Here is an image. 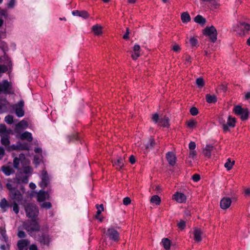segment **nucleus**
I'll return each instance as SVG.
<instances>
[{"label":"nucleus","instance_id":"obj_1","mask_svg":"<svg viewBox=\"0 0 250 250\" xmlns=\"http://www.w3.org/2000/svg\"><path fill=\"white\" fill-rule=\"evenodd\" d=\"M13 163L14 167L20 170L17 175V183H27L28 182V178L32 173L33 170L28 166L29 161L25 158V155L22 153L20 154L19 157L14 158Z\"/></svg>","mask_w":250,"mask_h":250},{"label":"nucleus","instance_id":"obj_2","mask_svg":"<svg viewBox=\"0 0 250 250\" xmlns=\"http://www.w3.org/2000/svg\"><path fill=\"white\" fill-rule=\"evenodd\" d=\"M23 228L32 237L36 235L40 230V226L36 221H27L23 223Z\"/></svg>","mask_w":250,"mask_h":250},{"label":"nucleus","instance_id":"obj_3","mask_svg":"<svg viewBox=\"0 0 250 250\" xmlns=\"http://www.w3.org/2000/svg\"><path fill=\"white\" fill-rule=\"evenodd\" d=\"M25 210L28 218L35 219L38 216L39 210L34 204H27L25 208Z\"/></svg>","mask_w":250,"mask_h":250},{"label":"nucleus","instance_id":"obj_4","mask_svg":"<svg viewBox=\"0 0 250 250\" xmlns=\"http://www.w3.org/2000/svg\"><path fill=\"white\" fill-rule=\"evenodd\" d=\"M204 34L210 38L212 42L216 41L217 39V31L213 26L207 27L204 30Z\"/></svg>","mask_w":250,"mask_h":250},{"label":"nucleus","instance_id":"obj_5","mask_svg":"<svg viewBox=\"0 0 250 250\" xmlns=\"http://www.w3.org/2000/svg\"><path fill=\"white\" fill-rule=\"evenodd\" d=\"M23 106L24 102L22 100H21L17 104L13 105H10V107L15 110L16 114L18 117H21L24 115V112L23 109Z\"/></svg>","mask_w":250,"mask_h":250},{"label":"nucleus","instance_id":"obj_6","mask_svg":"<svg viewBox=\"0 0 250 250\" xmlns=\"http://www.w3.org/2000/svg\"><path fill=\"white\" fill-rule=\"evenodd\" d=\"M42 181L40 183V186L42 188H46L49 183L50 179L45 170H42L41 175Z\"/></svg>","mask_w":250,"mask_h":250},{"label":"nucleus","instance_id":"obj_7","mask_svg":"<svg viewBox=\"0 0 250 250\" xmlns=\"http://www.w3.org/2000/svg\"><path fill=\"white\" fill-rule=\"evenodd\" d=\"M106 235L109 237L110 239L114 241H117L119 240V234L118 232L114 229L111 228L108 229Z\"/></svg>","mask_w":250,"mask_h":250},{"label":"nucleus","instance_id":"obj_8","mask_svg":"<svg viewBox=\"0 0 250 250\" xmlns=\"http://www.w3.org/2000/svg\"><path fill=\"white\" fill-rule=\"evenodd\" d=\"M11 89V85L6 81H4L3 83H0V93H10L12 92Z\"/></svg>","mask_w":250,"mask_h":250},{"label":"nucleus","instance_id":"obj_9","mask_svg":"<svg viewBox=\"0 0 250 250\" xmlns=\"http://www.w3.org/2000/svg\"><path fill=\"white\" fill-rule=\"evenodd\" d=\"M231 202L232 201L231 198L228 197H224L220 201V208L222 209H226L230 206Z\"/></svg>","mask_w":250,"mask_h":250},{"label":"nucleus","instance_id":"obj_10","mask_svg":"<svg viewBox=\"0 0 250 250\" xmlns=\"http://www.w3.org/2000/svg\"><path fill=\"white\" fill-rule=\"evenodd\" d=\"M141 56V48L139 44H136L133 47L131 58L133 60H137Z\"/></svg>","mask_w":250,"mask_h":250},{"label":"nucleus","instance_id":"obj_11","mask_svg":"<svg viewBox=\"0 0 250 250\" xmlns=\"http://www.w3.org/2000/svg\"><path fill=\"white\" fill-rule=\"evenodd\" d=\"M91 31L95 36H100L103 34V26L100 24H96L92 26Z\"/></svg>","mask_w":250,"mask_h":250},{"label":"nucleus","instance_id":"obj_12","mask_svg":"<svg viewBox=\"0 0 250 250\" xmlns=\"http://www.w3.org/2000/svg\"><path fill=\"white\" fill-rule=\"evenodd\" d=\"M166 158L170 165L173 166L175 164L176 158L173 152L171 151L168 152L166 154Z\"/></svg>","mask_w":250,"mask_h":250},{"label":"nucleus","instance_id":"obj_13","mask_svg":"<svg viewBox=\"0 0 250 250\" xmlns=\"http://www.w3.org/2000/svg\"><path fill=\"white\" fill-rule=\"evenodd\" d=\"M173 199L178 203H182L186 202L187 198L183 193L181 192H176L173 195Z\"/></svg>","mask_w":250,"mask_h":250},{"label":"nucleus","instance_id":"obj_14","mask_svg":"<svg viewBox=\"0 0 250 250\" xmlns=\"http://www.w3.org/2000/svg\"><path fill=\"white\" fill-rule=\"evenodd\" d=\"M47 199H49V194L48 192L43 190H40L37 194V200L39 202H43Z\"/></svg>","mask_w":250,"mask_h":250},{"label":"nucleus","instance_id":"obj_15","mask_svg":"<svg viewBox=\"0 0 250 250\" xmlns=\"http://www.w3.org/2000/svg\"><path fill=\"white\" fill-rule=\"evenodd\" d=\"M125 158L120 157L117 161H112L113 166L115 167L117 169H121L124 166Z\"/></svg>","mask_w":250,"mask_h":250},{"label":"nucleus","instance_id":"obj_16","mask_svg":"<svg viewBox=\"0 0 250 250\" xmlns=\"http://www.w3.org/2000/svg\"><path fill=\"white\" fill-rule=\"evenodd\" d=\"M29 244L27 239H21L18 242L17 246L19 250H26V247Z\"/></svg>","mask_w":250,"mask_h":250},{"label":"nucleus","instance_id":"obj_17","mask_svg":"<svg viewBox=\"0 0 250 250\" xmlns=\"http://www.w3.org/2000/svg\"><path fill=\"white\" fill-rule=\"evenodd\" d=\"M9 103L6 100L0 101V113L6 112L10 106Z\"/></svg>","mask_w":250,"mask_h":250},{"label":"nucleus","instance_id":"obj_18","mask_svg":"<svg viewBox=\"0 0 250 250\" xmlns=\"http://www.w3.org/2000/svg\"><path fill=\"white\" fill-rule=\"evenodd\" d=\"M10 195L12 198L18 201H20L22 199V196L21 192L17 189L13 193H11Z\"/></svg>","mask_w":250,"mask_h":250},{"label":"nucleus","instance_id":"obj_19","mask_svg":"<svg viewBox=\"0 0 250 250\" xmlns=\"http://www.w3.org/2000/svg\"><path fill=\"white\" fill-rule=\"evenodd\" d=\"M202 231L199 229H195L193 231L194 239L196 242H199L202 241Z\"/></svg>","mask_w":250,"mask_h":250},{"label":"nucleus","instance_id":"obj_20","mask_svg":"<svg viewBox=\"0 0 250 250\" xmlns=\"http://www.w3.org/2000/svg\"><path fill=\"white\" fill-rule=\"evenodd\" d=\"M214 147L211 145H207L203 149V153L206 157H210L211 155V151L213 150Z\"/></svg>","mask_w":250,"mask_h":250},{"label":"nucleus","instance_id":"obj_21","mask_svg":"<svg viewBox=\"0 0 250 250\" xmlns=\"http://www.w3.org/2000/svg\"><path fill=\"white\" fill-rule=\"evenodd\" d=\"M0 136L1 143L2 145L5 146H9L10 144V141L8 135L5 133H0Z\"/></svg>","mask_w":250,"mask_h":250},{"label":"nucleus","instance_id":"obj_22","mask_svg":"<svg viewBox=\"0 0 250 250\" xmlns=\"http://www.w3.org/2000/svg\"><path fill=\"white\" fill-rule=\"evenodd\" d=\"M238 28L243 32H247L250 29V25L244 22H240L238 24Z\"/></svg>","mask_w":250,"mask_h":250},{"label":"nucleus","instance_id":"obj_23","mask_svg":"<svg viewBox=\"0 0 250 250\" xmlns=\"http://www.w3.org/2000/svg\"><path fill=\"white\" fill-rule=\"evenodd\" d=\"M21 140H27L29 142L32 141L33 138L31 133L26 131L22 133L21 135Z\"/></svg>","mask_w":250,"mask_h":250},{"label":"nucleus","instance_id":"obj_24","mask_svg":"<svg viewBox=\"0 0 250 250\" xmlns=\"http://www.w3.org/2000/svg\"><path fill=\"white\" fill-rule=\"evenodd\" d=\"M194 21L202 25H204L206 22V20L201 15H198L194 18Z\"/></svg>","mask_w":250,"mask_h":250},{"label":"nucleus","instance_id":"obj_25","mask_svg":"<svg viewBox=\"0 0 250 250\" xmlns=\"http://www.w3.org/2000/svg\"><path fill=\"white\" fill-rule=\"evenodd\" d=\"M9 207V204L5 198H2L0 201V208L3 211H6Z\"/></svg>","mask_w":250,"mask_h":250},{"label":"nucleus","instance_id":"obj_26","mask_svg":"<svg viewBox=\"0 0 250 250\" xmlns=\"http://www.w3.org/2000/svg\"><path fill=\"white\" fill-rule=\"evenodd\" d=\"M38 240L43 245L47 244L49 243V237L47 235H42L40 236Z\"/></svg>","mask_w":250,"mask_h":250},{"label":"nucleus","instance_id":"obj_27","mask_svg":"<svg viewBox=\"0 0 250 250\" xmlns=\"http://www.w3.org/2000/svg\"><path fill=\"white\" fill-rule=\"evenodd\" d=\"M1 170L2 172L7 176H9L12 173H14L13 168L8 166L2 167Z\"/></svg>","mask_w":250,"mask_h":250},{"label":"nucleus","instance_id":"obj_28","mask_svg":"<svg viewBox=\"0 0 250 250\" xmlns=\"http://www.w3.org/2000/svg\"><path fill=\"white\" fill-rule=\"evenodd\" d=\"M206 98L208 103H215L217 101V98L214 95L207 94Z\"/></svg>","mask_w":250,"mask_h":250},{"label":"nucleus","instance_id":"obj_29","mask_svg":"<svg viewBox=\"0 0 250 250\" xmlns=\"http://www.w3.org/2000/svg\"><path fill=\"white\" fill-rule=\"evenodd\" d=\"M190 17L188 12H184L181 15V20L183 22L187 23L190 21Z\"/></svg>","mask_w":250,"mask_h":250},{"label":"nucleus","instance_id":"obj_30","mask_svg":"<svg viewBox=\"0 0 250 250\" xmlns=\"http://www.w3.org/2000/svg\"><path fill=\"white\" fill-rule=\"evenodd\" d=\"M235 119L229 116L228 118V121L226 124L228 125V128L229 127H233L235 126Z\"/></svg>","mask_w":250,"mask_h":250},{"label":"nucleus","instance_id":"obj_31","mask_svg":"<svg viewBox=\"0 0 250 250\" xmlns=\"http://www.w3.org/2000/svg\"><path fill=\"white\" fill-rule=\"evenodd\" d=\"M150 202L159 205L161 203V199L158 195H153L150 199Z\"/></svg>","mask_w":250,"mask_h":250},{"label":"nucleus","instance_id":"obj_32","mask_svg":"<svg viewBox=\"0 0 250 250\" xmlns=\"http://www.w3.org/2000/svg\"><path fill=\"white\" fill-rule=\"evenodd\" d=\"M219 122L222 125L223 130L225 132L229 130L228 125L226 123V121L222 117L219 118Z\"/></svg>","mask_w":250,"mask_h":250},{"label":"nucleus","instance_id":"obj_33","mask_svg":"<svg viewBox=\"0 0 250 250\" xmlns=\"http://www.w3.org/2000/svg\"><path fill=\"white\" fill-rule=\"evenodd\" d=\"M187 126L190 128H194L196 127L197 122L194 120H189L186 123Z\"/></svg>","mask_w":250,"mask_h":250},{"label":"nucleus","instance_id":"obj_34","mask_svg":"<svg viewBox=\"0 0 250 250\" xmlns=\"http://www.w3.org/2000/svg\"><path fill=\"white\" fill-rule=\"evenodd\" d=\"M162 242L163 246L166 250H168L170 247V240L167 238H164L162 239Z\"/></svg>","mask_w":250,"mask_h":250},{"label":"nucleus","instance_id":"obj_35","mask_svg":"<svg viewBox=\"0 0 250 250\" xmlns=\"http://www.w3.org/2000/svg\"><path fill=\"white\" fill-rule=\"evenodd\" d=\"M169 119L168 117H164L161 118L160 119V123L164 127H167L168 125Z\"/></svg>","mask_w":250,"mask_h":250},{"label":"nucleus","instance_id":"obj_36","mask_svg":"<svg viewBox=\"0 0 250 250\" xmlns=\"http://www.w3.org/2000/svg\"><path fill=\"white\" fill-rule=\"evenodd\" d=\"M234 161H231L230 159H228L227 162L225 164V167L228 170H230L234 165Z\"/></svg>","mask_w":250,"mask_h":250},{"label":"nucleus","instance_id":"obj_37","mask_svg":"<svg viewBox=\"0 0 250 250\" xmlns=\"http://www.w3.org/2000/svg\"><path fill=\"white\" fill-rule=\"evenodd\" d=\"M27 126V122L24 120H22L17 125V127L18 128H26Z\"/></svg>","mask_w":250,"mask_h":250},{"label":"nucleus","instance_id":"obj_38","mask_svg":"<svg viewBox=\"0 0 250 250\" xmlns=\"http://www.w3.org/2000/svg\"><path fill=\"white\" fill-rule=\"evenodd\" d=\"M241 118L242 120H246L248 119L249 116V111L247 109H244L242 112V113L240 114Z\"/></svg>","mask_w":250,"mask_h":250},{"label":"nucleus","instance_id":"obj_39","mask_svg":"<svg viewBox=\"0 0 250 250\" xmlns=\"http://www.w3.org/2000/svg\"><path fill=\"white\" fill-rule=\"evenodd\" d=\"M96 208L97 209V214L95 216L96 218H98V216L101 213V212L104 211V206L103 204H101L100 205H97Z\"/></svg>","mask_w":250,"mask_h":250},{"label":"nucleus","instance_id":"obj_40","mask_svg":"<svg viewBox=\"0 0 250 250\" xmlns=\"http://www.w3.org/2000/svg\"><path fill=\"white\" fill-rule=\"evenodd\" d=\"M244 109L242 108L241 106H235L233 109L235 113L237 115H240Z\"/></svg>","mask_w":250,"mask_h":250},{"label":"nucleus","instance_id":"obj_41","mask_svg":"<svg viewBox=\"0 0 250 250\" xmlns=\"http://www.w3.org/2000/svg\"><path fill=\"white\" fill-rule=\"evenodd\" d=\"M145 145L147 148H152L155 145V142L153 139H149L147 144H146Z\"/></svg>","mask_w":250,"mask_h":250},{"label":"nucleus","instance_id":"obj_42","mask_svg":"<svg viewBox=\"0 0 250 250\" xmlns=\"http://www.w3.org/2000/svg\"><path fill=\"white\" fill-rule=\"evenodd\" d=\"M177 226L181 230H183L186 227V222L183 220H181L177 223Z\"/></svg>","mask_w":250,"mask_h":250},{"label":"nucleus","instance_id":"obj_43","mask_svg":"<svg viewBox=\"0 0 250 250\" xmlns=\"http://www.w3.org/2000/svg\"><path fill=\"white\" fill-rule=\"evenodd\" d=\"M189 43L190 44V45L192 46V47H195V46H197V45H198V41L196 39L193 38V37H191L190 39H189Z\"/></svg>","mask_w":250,"mask_h":250},{"label":"nucleus","instance_id":"obj_44","mask_svg":"<svg viewBox=\"0 0 250 250\" xmlns=\"http://www.w3.org/2000/svg\"><path fill=\"white\" fill-rule=\"evenodd\" d=\"M4 121L8 124H12L13 122V117L11 115H7L5 117Z\"/></svg>","mask_w":250,"mask_h":250},{"label":"nucleus","instance_id":"obj_45","mask_svg":"<svg viewBox=\"0 0 250 250\" xmlns=\"http://www.w3.org/2000/svg\"><path fill=\"white\" fill-rule=\"evenodd\" d=\"M196 83L198 87L202 88L205 84V82L204 79H196Z\"/></svg>","mask_w":250,"mask_h":250},{"label":"nucleus","instance_id":"obj_46","mask_svg":"<svg viewBox=\"0 0 250 250\" xmlns=\"http://www.w3.org/2000/svg\"><path fill=\"white\" fill-rule=\"evenodd\" d=\"M41 207L42 208H45L46 209H49L51 208L52 205L51 203L50 202H44L41 204Z\"/></svg>","mask_w":250,"mask_h":250},{"label":"nucleus","instance_id":"obj_47","mask_svg":"<svg viewBox=\"0 0 250 250\" xmlns=\"http://www.w3.org/2000/svg\"><path fill=\"white\" fill-rule=\"evenodd\" d=\"M13 149H27V146L26 145H19V146H12Z\"/></svg>","mask_w":250,"mask_h":250},{"label":"nucleus","instance_id":"obj_48","mask_svg":"<svg viewBox=\"0 0 250 250\" xmlns=\"http://www.w3.org/2000/svg\"><path fill=\"white\" fill-rule=\"evenodd\" d=\"M89 15L86 11H80L79 17L84 19H87L89 17Z\"/></svg>","mask_w":250,"mask_h":250},{"label":"nucleus","instance_id":"obj_49","mask_svg":"<svg viewBox=\"0 0 250 250\" xmlns=\"http://www.w3.org/2000/svg\"><path fill=\"white\" fill-rule=\"evenodd\" d=\"M1 234L2 236V240L7 243L8 241V238L6 234L5 231H2L1 232Z\"/></svg>","mask_w":250,"mask_h":250},{"label":"nucleus","instance_id":"obj_50","mask_svg":"<svg viewBox=\"0 0 250 250\" xmlns=\"http://www.w3.org/2000/svg\"><path fill=\"white\" fill-rule=\"evenodd\" d=\"M6 186L7 189L9 191V194L11 193H13L15 191V190L16 189L15 188H14L13 187L12 185L10 183H7Z\"/></svg>","mask_w":250,"mask_h":250},{"label":"nucleus","instance_id":"obj_51","mask_svg":"<svg viewBox=\"0 0 250 250\" xmlns=\"http://www.w3.org/2000/svg\"><path fill=\"white\" fill-rule=\"evenodd\" d=\"M8 70L7 66L5 65H0V76L1 74L6 72Z\"/></svg>","mask_w":250,"mask_h":250},{"label":"nucleus","instance_id":"obj_52","mask_svg":"<svg viewBox=\"0 0 250 250\" xmlns=\"http://www.w3.org/2000/svg\"><path fill=\"white\" fill-rule=\"evenodd\" d=\"M190 112L192 115L195 116L198 114V111L197 108L192 107L190 108Z\"/></svg>","mask_w":250,"mask_h":250},{"label":"nucleus","instance_id":"obj_53","mask_svg":"<svg viewBox=\"0 0 250 250\" xmlns=\"http://www.w3.org/2000/svg\"><path fill=\"white\" fill-rule=\"evenodd\" d=\"M172 49L176 52H179L181 50L180 46L177 44H175L173 45Z\"/></svg>","mask_w":250,"mask_h":250},{"label":"nucleus","instance_id":"obj_54","mask_svg":"<svg viewBox=\"0 0 250 250\" xmlns=\"http://www.w3.org/2000/svg\"><path fill=\"white\" fill-rule=\"evenodd\" d=\"M13 210L15 213L18 214L19 212V208L18 204L14 202L13 206Z\"/></svg>","mask_w":250,"mask_h":250},{"label":"nucleus","instance_id":"obj_55","mask_svg":"<svg viewBox=\"0 0 250 250\" xmlns=\"http://www.w3.org/2000/svg\"><path fill=\"white\" fill-rule=\"evenodd\" d=\"M131 203V199L130 198L126 197L123 199V204L127 206Z\"/></svg>","mask_w":250,"mask_h":250},{"label":"nucleus","instance_id":"obj_56","mask_svg":"<svg viewBox=\"0 0 250 250\" xmlns=\"http://www.w3.org/2000/svg\"><path fill=\"white\" fill-rule=\"evenodd\" d=\"M196 155V152L195 150H190L189 153V157L191 158H194Z\"/></svg>","mask_w":250,"mask_h":250},{"label":"nucleus","instance_id":"obj_57","mask_svg":"<svg viewBox=\"0 0 250 250\" xmlns=\"http://www.w3.org/2000/svg\"><path fill=\"white\" fill-rule=\"evenodd\" d=\"M17 235L20 238H24L26 236L25 233L22 230H19Z\"/></svg>","mask_w":250,"mask_h":250},{"label":"nucleus","instance_id":"obj_58","mask_svg":"<svg viewBox=\"0 0 250 250\" xmlns=\"http://www.w3.org/2000/svg\"><path fill=\"white\" fill-rule=\"evenodd\" d=\"M152 119V120L153 121V122H155V123H158V121L159 120L160 121V119H159V115L157 113L154 114L153 115Z\"/></svg>","mask_w":250,"mask_h":250},{"label":"nucleus","instance_id":"obj_59","mask_svg":"<svg viewBox=\"0 0 250 250\" xmlns=\"http://www.w3.org/2000/svg\"><path fill=\"white\" fill-rule=\"evenodd\" d=\"M188 146L190 150H194L196 147V144L194 142H190Z\"/></svg>","mask_w":250,"mask_h":250},{"label":"nucleus","instance_id":"obj_60","mask_svg":"<svg viewBox=\"0 0 250 250\" xmlns=\"http://www.w3.org/2000/svg\"><path fill=\"white\" fill-rule=\"evenodd\" d=\"M16 2V0H10V1L8 3V6L9 8H13Z\"/></svg>","mask_w":250,"mask_h":250},{"label":"nucleus","instance_id":"obj_61","mask_svg":"<svg viewBox=\"0 0 250 250\" xmlns=\"http://www.w3.org/2000/svg\"><path fill=\"white\" fill-rule=\"evenodd\" d=\"M200 179V176L199 174H195L193 175L192 179L194 182H198Z\"/></svg>","mask_w":250,"mask_h":250},{"label":"nucleus","instance_id":"obj_62","mask_svg":"<svg viewBox=\"0 0 250 250\" xmlns=\"http://www.w3.org/2000/svg\"><path fill=\"white\" fill-rule=\"evenodd\" d=\"M129 34V28H126V33L123 36V38L125 40H127L128 39V35Z\"/></svg>","mask_w":250,"mask_h":250},{"label":"nucleus","instance_id":"obj_63","mask_svg":"<svg viewBox=\"0 0 250 250\" xmlns=\"http://www.w3.org/2000/svg\"><path fill=\"white\" fill-rule=\"evenodd\" d=\"M9 248V245H1L0 249L1 250H6Z\"/></svg>","mask_w":250,"mask_h":250},{"label":"nucleus","instance_id":"obj_64","mask_svg":"<svg viewBox=\"0 0 250 250\" xmlns=\"http://www.w3.org/2000/svg\"><path fill=\"white\" fill-rule=\"evenodd\" d=\"M29 250H37V247L36 245H31L29 247Z\"/></svg>","mask_w":250,"mask_h":250}]
</instances>
